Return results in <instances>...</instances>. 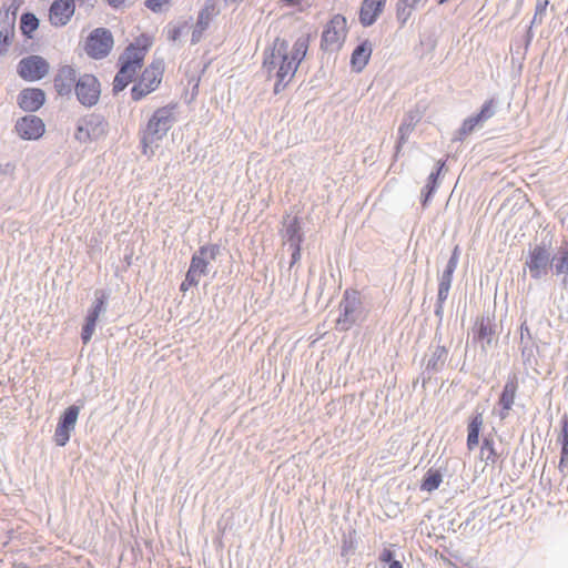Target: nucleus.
I'll list each match as a JSON object with an SVG mask.
<instances>
[{
	"label": "nucleus",
	"instance_id": "nucleus-15",
	"mask_svg": "<svg viewBox=\"0 0 568 568\" xmlns=\"http://www.w3.org/2000/svg\"><path fill=\"white\" fill-rule=\"evenodd\" d=\"M45 93L40 88H26L17 95V103L24 112H36L43 106Z\"/></svg>",
	"mask_w": 568,
	"mask_h": 568
},
{
	"label": "nucleus",
	"instance_id": "nucleus-13",
	"mask_svg": "<svg viewBox=\"0 0 568 568\" xmlns=\"http://www.w3.org/2000/svg\"><path fill=\"white\" fill-rule=\"evenodd\" d=\"M14 130L22 140L32 141L44 134L45 125L41 118L28 114L17 120Z\"/></svg>",
	"mask_w": 568,
	"mask_h": 568
},
{
	"label": "nucleus",
	"instance_id": "nucleus-37",
	"mask_svg": "<svg viewBox=\"0 0 568 568\" xmlns=\"http://www.w3.org/2000/svg\"><path fill=\"white\" fill-rule=\"evenodd\" d=\"M497 110V101L491 98L484 102L477 115L486 123L489 119H491L496 114Z\"/></svg>",
	"mask_w": 568,
	"mask_h": 568
},
{
	"label": "nucleus",
	"instance_id": "nucleus-55",
	"mask_svg": "<svg viewBox=\"0 0 568 568\" xmlns=\"http://www.w3.org/2000/svg\"><path fill=\"white\" fill-rule=\"evenodd\" d=\"M521 356L525 362H528L530 359V357L532 356V348H530L528 346H524L521 348Z\"/></svg>",
	"mask_w": 568,
	"mask_h": 568
},
{
	"label": "nucleus",
	"instance_id": "nucleus-46",
	"mask_svg": "<svg viewBox=\"0 0 568 568\" xmlns=\"http://www.w3.org/2000/svg\"><path fill=\"white\" fill-rule=\"evenodd\" d=\"M378 560L387 565L392 561H397V559H395V552L390 548H384L378 556Z\"/></svg>",
	"mask_w": 568,
	"mask_h": 568
},
{
	"label": "nucleus",
	"instance_id": "nucleus-58",
	"mask_svg": "<svg viewBox=\"0 0 568 568\" xmlns=\"http://www.w3.org/2000/svg\"><path fill=\"white\" fill-rule=\"evenodd\" d=\"M351 548H353L352 540L348 541V540L345 539L343 541V546H342V556H345Z\"/></svg>",
	"mask_w": 568,
	"mask_h": 568
},
{
	"label": "nucleus",
	"instance_id": "nucleus-62",
	"mask_svg": "<svg viewBox=\"0 0 568 568\" xmlns=\"http://www.w3.org/2000/svg\"><path fill=\"white\" fill-rule=\"evenodd\" d=\"M508 412L509 410H504V408L501 407V410L499 413L500 419H505L508 416Z\"/></svg>",
	"mask_w": 568,
	"mask_h": 568
},
{
	"label": "nucleus",
	"instance_id": "nucleus-49",
	"mask_svg": "<svg viewBox=\"0 0 568 568\" xmlns=\"http://www.w3.org/2000/svg\"><path fill=\"white\" fill-rule=\"evenodd\" d=\"M549 4V0H537L535 16L532 22L536 21L537 16H542L546 12L547 6Z\"/></svg>",
	"mask_w": 568,
	"mask_h": 568
},
{
	"label": "nucleus",
	"instance_id": "nucleus-63",
	"mask_svg": "<svg viewBox=\"0 0 568 568\" xmlns=\"http://www.w3.org/2000/svg\"><path fill=\"white\" fill-rule=\"evenodd\" d=\"M13 568H30L28 565L23 564V562H19V564H16L13 566Z\"/></svg>",
	"mask_w": 568,
	"mask_h": 568
},
{
	"label": "nucleus",
	"instance_id": "nucleus-64",
	"mask_svg": "<svg viewBox=\"0 0 568 568\" xmlns=\"http://www.w3.org/2000/svg\"><path fill=\"white\" fill-rule=\"evenodd\" d=\"M445 565L449 566V567H455V565L452 562V560L449 559H446V558H443Z\"/></svg>",
	"mask_w": 568,
	"mask_h": 568
},
{
	"label": "nucleus",
	"instance_id": "nucleus-39",
	"mask_svg": "<svg viewBox=\"0 0 568 568\" xmlns=\"http://www.w3.org/2000/svg\"><path fill=\"white\" fill-rule=\"evenodd\" d=\"M560 434L557 437V443L561 448L568 447V416L564 415L560 419Z\"/></svg>",
	"mask_w": 568,
	"mask_h": 568
},
{
	"label": "nucleus",
	"instance_id": "nucleus-41",
	"mask_svg": "<svg viewBox=\"0 0 568 568\" xmlns=\"http://www.w3.org/2000/svg\"><path fill=\"white\" fill-rule=\"evenodd\" d=\"M412 8H407L405 6H402L399 2L396 4V18L400 26H404L409 17L412 16Z\"/></svg>",
	"mask_w": 568,
	"mask_h": 568
},
{
	"label": "nucleus",
	"instance_id": "nucleus-6",
	"mask_svg": "<svg viewBox=\"0 0 568 568\" xmlns=\"http://www.w3.org/2000/svg\"><path fill=\"white\" fill-rule=\"evenodd\" d=\"M108 128L109 123L102 114L90 113L79 119L74 136L79 142L85 143L104 136Z\"/></svg>",
	"mask_w": 568,
	"mask_h": 568
},
{
	"label": "nucleus",
	"instance_id": "nucleus-19",
	"mask_svg": "<svg viewBox=\"0 0 568 568\" xmlns=\"http://www.w3.org/2000/svg\"><path fill=\"white\" fill-rule=\"evenodd\" d=\"M275 40L285 42V44H286V50H285L286 51L285 52L286 61L285 62L288 63L290 67L294 68L296 71L300 63L302 62V60L305 58V55L307 53L308 44H310V34L300 36L295 40L292 51H290L288 42L285 39L276 38Z\"/></svg>",
	"mask_w": 568,
	"mask_h": 568
},
{
	"label": "nucleus",
	"instance_id": "nucleus-5",
	"mask_svg": "<svg viewBox=\"0 0 568 568\" xmlns=\"http://www.w3.org/2000/svg\"><path fill=\"white\" fill-rule=\"evenodd\" d=\"M114 47V38L110 29L99 27L93 29L85 39L83 50L93 60L106 58Z\"/></svg>",
	"mask_w": 568,
	"mask_h": 568
},
{
	"label": "nucleus",
	"instance_id": "nucleus-31",
	"mask_svg": "<svg viewBox=\"0 0 568 568\" xmlns=\"http://www.w3.org/2000/svg\"><path fill=\"white\" fill-rule=\"evenodd\" d=\"M517 388L518 384L515 378L508 379L505 383L498 400L499 405L504 408V410L511 409L515 402Z\"/></svg>",
	"mask_w": 568,
	"mask_h": 568
},
{
	"label": "nucleus",
	"instance_id": "nucleus-45",
	"mask_svg": "<svg viewBox=\"0 0 568 568\" xmlns=\"http://www.w3.org/2000/svg\"><path fill=\"white\" fill-rule=\"evenodd\" d=\"M22 3V0H11L9 6L3 4L0 11H8V14L10 17H13L14 20L17 19V13Z\"/></svg>",
	"mask_w": 568,
	"mask_h": 568
},
{
	"label": "nucleus",
	"instance_id": "nucleus-52",
	"mask_svg": "<svg viewBox=\"0 0 568 568\" xmlns=\"http://www.w3.org/2000/svg\"><path fill=\"white\" fill-rule=\"evenodd\" d=\"M527 337L528 339H531V333L526 322L521 323L520 325V338L521 342L524 338Z\"/></svg>",
	"mask_w": 568,
	"mask_h": 568
},
{
	"label": "nucleus",
	"instance_id": "nucleus-21",
	"mask_svg": "<svg viewBox=\"0 0 568 568\" xmlns=\"http://www.w3.org/2000/svg\"><path fill=\"white\" fill-rule=\"evenodd\" d=\"M551 271L561 276L560 285L568 288V242H564L555 254H551Z\"/></svg>",
	"mask_w": 568,
	"mask_h": 568
},
{
	"label": "nucleus",
	"instance_id": "nucleus-16",
	"mask_svg": "<svg viewBox=\"0 0 568 568\" xmlns=\"http://www.w3.org/2000/svg\"><path fill=\"white\" fill-rule=\"evenodd\" d=\"M78 81L77 70L72 65H62L53 79V85L57 93L61 97L70 95L72 90L75 91Z\"/></svg>",
	"mask_w": 568,
	"mask_h": 568
},
{
	"label": "nucleus",
	"instance_id": "nucleus-47",
	"mask_svg": "<svg viewBox=\"0 0 568 568\" xmlns=\"http://www.w3.org/2000/svg\"><path fill=\"white\" fill-rule=\"evenodd\" d=\"M169 1L170 0H145L144 6L152 12L158 13L161 12L163 4Z\"/></svg>",
	"mask_w": 568,
	"mask_h": 568
},
{
	"label": "nucleus",
	"instance_id": "nucleus-20",
	"mask_svg": "<svg viewBox=\"0 0 568 568\" xmlns=\"http://www.w3.org/2000/svg\"><path fill=\"white\" fill-rule=\"evenodd\" d=\"M448 357V349L444 345H437L432 351L427 359L425 371L423 372V385L432 378L433 374L439 373L444 369L445 363Z\"/></svg>",
	"mask_w": 568,
	"mask_h": 568
},
{
	"label": "nucleus",
	"instance_id": "nucleus-4",
	"mask_svg": "<svg viewBox=\"0 0 568 568\" xmlns=\"http://www.w3.org/2000/svg\"><path fill=\"white\" fill-rule=\"evenodd\" d=\"M551 252L549 245L541 241L535 246H529L524 270L529 272L532 280L538 281L545 277L551 270Z\"/></svg>",
	"mask_w": 568,
	"mask_h": 568
},
{
	"label": "nucleus",
	"instance_id": "nucleus-3",
	"mask_svg": "<svg viewBox=\"0 0 568 568\" xmlns=\"http://www.w3.org/2000/svg\"><path fill=\"white\" fill-rule=\"evenodd\" d=\"M173 123L174 116L172 108L162 106L156 109L150 118L141 139L143 152L146 153L149 144L162 140L172 128Z\"/></svg>",
	"mask_w": 568,
	"mask_h": 568
},
{
	"label": "nucleus",
	"instance_id": "nucleus-30",
	"mask_svg": "<svg viewBox=\"0 0 568 568\" xmlns=\"http://www.w3.org/2000/svg\"><path fill=\"white\" fill-rule=\"evenodd\" d=\"M418 113H408L398 128V140L396 143V152L398 153L403 144L407 141L415 125L419 122Z\"/></svg>",
	"mask_w": 568,
	"mask_h": 568
},
{
	"label": "nucleus",
	"instance_id": "nucleus-12",
	"mask_svg": "<svg viewBox=\"0 0 568 568\" xmlns=\"http://www.w3.org/2000/svg\"><path fill=\"white\" fill-rule=\"evenodd\" d=\"M221 252V246L217 244L202 245L192 255L189 271L195 275L205 276L210 273V264L215 261Z\"/></svg>",
	"mask_w": 568,
	"mask_h": 568
},
{
	"label": "nucleus",
	"instance_id": "nucleus-7",
	"mask_svg": "<svg viewBox=\"0 0 568 568\" xmlns=\"http://www.w3.org/2000/svg\"><path fill=\"white\" fill-rule=\"evenodd\" d=\"M346 18L342 14H335L325 26L321 48L325 51L338 50L345 38Z\"/></svg>",
	"mask_w": 568,
	"mask_h": 568
},
{
	"label": "nucleus",
	"instance_id": "nucleus-14",
	"mask_svg": "<svg viewBox=\"0 0 568 568\" xmlns=\"http://www.w3.org/2000/svg\"><path fill=\"white\" fill-rule=\"evenodd\" d=\"M74 0H54L49 9V20L54 27H64L74 14Z\"/></svg>",
	"mask_w": 568,
	"mask_h": 568
},
{
	"label": "nucleus",
	"instance_id": "nucleus-18",
	"mask_svg": "<svg viewBox=\"0 0 568 568\" xmlns=\"http://www.w3.org/2000/svg\"><path fill=\"white\" fill-rule=\"evenodd\" d=\"M496 334V324L489 316H483L476 322L473 329V341L481 343V349L484 352L493 344L494 336Z\"/></svg>",
	"mask_w": 568,
	"mask_h": 568
},
{
	"label": "nucleus",
	"instance_id": "nucleus-23",
	"mask_svg": "<svg viewBox=\"0 0 568 568\" xmlns=\"http://www.w3.org/2000/svg\"><path fill=\"white\" fill-rule=\"evenodd\" d=\"M386 0H363L359 10V22L363 27L373 26L383 12Z\"/></svg>",
	"mask_w": 568,
	"mask_h": 568
},
{
	"label": "nucleus",
	"instance_id": "nucleus-32",
	"mask_svg": "<svg viewBox=\"0 0 568 568\" xmlns=\"http://www.w3.org/2000/svg\"><path fill=\"white\" fill-rule=\"evenodd\" d=\"M39 19L32 12H23L20 17V30L27 39L33 38V32L39 28Z\"/></svg>",
	"mask_w": 568,
	"mask_h": 568
},
{
	"label": "nucleus",
	"instance_id": "nucleus-53",
	"mask_svg": "<svg viewBox=\"0 0 568 568\" xmlns=\"http://www.w3.org/2000/svg\"><path fill=\"white\" fill-rule=\"evenodd\" d=\"M434 313H435L436 317H438V322L440 324L443 321V316H444V304L436 302Z\"/></svg>",
	"mask_w": 568,
	"mask_h": 568
},
{
	"label": "nucleus",
	"instance_id": "nucleus-48",
	"mask_svg": "<svg viewBox=\"0 0 568 568\" xmlns=\"http://www.w3.org/2000/svg\"><path fill=\"white\" fill-rule=\"evenodd\" d=\"M186 27V23L184 24H181V26H176L174 27L173 29H171L169 32H168V39L170 41H176L183 33L184 29Z\"/></svg>",
	"mask_w": 568,
	"mask_h": 568
},
{
	"label": "nucleus",
	"instance_id": "nucleus-24",
	"mask_svg": "<svg viewBox=\"0 0 568 568\" xmlns=\"http://www.w3.org/2000/svg\"><path fill=\"white\" fill-rule=\"evenodd\" d=\"M372 51L369 40H364L354 48L351 54V65L355 72H362L364 70L371 59Z\"/></svg>",
	"mask_w": 568,
	"mask_h": 568
},
{
	"label": "nucleus",
	"instance_id": "nucleus-34",
	"mask_svg": "<svg viewBox=\"0 0 568 568\" xmlns=\"http://www.w3.org/2000/svg\"><path fill=\"white\" fill-rule=\"evenodd\" d=\"M443 481V474L439 469L429 468L422 480L420 489L426 491L436 490Z\"/></svg>",
	"mask_w": 568,
	"mask_h": 568
},
{
	"label": "nucleus",
	"instance_id": "nucleus-9",
	"mask_svg": "<svg viewBox=\"0 0 568 568\" xmlns=\"http://www.w3.org/2000/svg\"><path fill=\"white\" fill-rule=\"evenodd\" d=\"M74 93L83 106L91 108L100 99L101 84L95 75L84 73L78 78Z\"/></svg>",
	"mask_w": 568,
	"mask_h": 568
},
{
	"label": "nucleus",
	"instance_id": "nucleus-42",
	"mask_svg": "<svg viewBox=\"0 0 568 568\" xmlns=\"http://www.w3.org/2000/svg\"><path fill=\"white\" fill-rule=\"evenodd\" d=\"M95 326H97V324L84 321V324H83L82 331H81V339H82L83 344H88L91 341L92 335L95 329Z\"/></svg>",
	"mask_w": 568,
	"mask_h": 568
},
{
	"label": "nucleus",
	"instance_id": "nucleus-59",
	"mask_svg": "<svg viewBox=\"0 0 568 568\" xmlns=\"http://www.w3.org/2000/svg\"><path fill=\"white\" fill-rule=\"evenodd\" d=\"M98 0H80L81 4L85 6L89 9H92Z\"/></svg>",
	"mask_w": 568,
	"mask_h": 568
},
{
	"label": "nucleus",
	"instance_id": "nucleus-36",
	"mask_svg": "<svg viewBox=\"0 0 568 568\" xmlns=\"http://www.w3.org/2000/svg\"><path fill=\"white\" fill-rule=\"evenodd\" d=\"M481 459L486 464H495L498 459V454L494 446V439L490 436H485L480 447Z\"/></svg>",
	"mask_w": 568,
	"mask_h": 568
},
{
	"label": "nucleus",
	"instance_id": "nucleus-10",
	"mask_svg": "<svg viewBox=\"0 0 568 568\" xmlns=\"http://www.w3.org/2000/svg\"><path fill=\"white\" fill-rule=\"evenodd\" d=\"M50 65L41 55H29L18 63V74L26 81L34 82L42 80L49 73Z\"/></svg>",
	"mask_w": 568,
	"mask_h": 568
},
{
	"label": "nucleus",
	"instance_id": "nucleus-50",
	"mask_svg": "<svg viewBox=\"0 0 568 568\" xmlns=\"http://www.w3.org/2000/svg\"><path fill=\"white\" fill-rule=\"evenodd\" d=\"M292 253H291V263L290 267H293L294 264H296L301 260V245H291L290 246Z\"/></svg>",
	"mask_w": 568,
	"mask_h": 568
},
{
	"label": "nucleus",
	"instance_id": "nucleus-51",
	"mask_svg": "<svg viewBox=\"0 0 568 568\" xmlns=\"http://www.w3.org/2000/svg\"><path fill=\"white\" fill-rule=\"evenodd\" d=\"M568 463V447L561 448L560 452V460H559V470L562 471L564 466H566Z\"/></svg>",
	"mask_w": 568,
	"mask_h": 568
},
{
	"label": "nucleus",
	"instance_id": "nucleus-57",
	"mask_svg": "<svg viewBox=\"0 0 568 568\" xmlns=\"http://www.w3.org/2000/svg\"><path fill=\"white\" fill-rule=\"evenodd\" d=\"M124 2L125 0H106V3L115 10L121 8L124 4Z\"/></svg>",
	"mask_w": 568,
	"mask_h": 568
},
{
	"label": "nucleus",
	"instance_id": "nucleus-17",
	"mask_svg": "<svg viewBox=\"0 0 568 568\" xmlns=\"http://www.w3.org/2000/svg\"><path fill=\"white\" fill-rule=\"evenodd\" d=\"M219 13L215 4V0H206L203 8L200 10L197 21L192 31L191 43L196 44L200 42L203 32L210 26V22L214 16Z\"/></svg>",
	"mask_w": 568,
	"mask_h": 568
},
{
	"label": "nucleus",
	"instance_id": "nucleus-54",
	"mask_svg": "<svg viewBox=\"0 0 568 568\" xmlns=\"http://www.w3.org/2000/svg\"><path fill=\"white\" fill-rule=\"evenodd\" d=\"M100 313L89 310L85 316V321L97 324Z\"/></svg>",
	"mask_w": 568,
	"mask_h": 568
},
{
	"label": "nucleus",
	"instance_id": "nucleus-60",
	"mask_svg": "<svg viewBox=\"0 0 568 568\" xmlns=\"http://www.w3.org/2000/svg\"><path fill=\"white\" fill-rule=\"evenodd\" d=\"M388 568H403V565L399 560L392 561L390 564H388Z\"/></svg>",
	"mask_w": 568,
	"mask_h": 568
},
{
	"label": "nucleus",
	"instance_id": "nucleus-11",
	"mask_svg": "<svg viewBox=\"0 0 568 568\" xmlns=\"http://www.w3.org/2000/svg\"><path fill=\"white\" fill-rule=\"evenodd\" d=\"M80 406L70 405L60 415L57 428L54 430V443L59 447H64L70 440L71 433L75 428V424L79 417Z\"/></svg>",
	"mask_w": 568,
	"mask_h": 568
},
{
	"label": "nucleus",
	"instance_id": "nucleus-56",
	"mask_svg": "<svg viewBox=\"0 0 568 568\" xmlns=\"http://www.w3.org/2000/svg\"><path fill=\"white\" fill-rule=\"evenodd\" d=\"M420 0H398V2L402 6H405L407 8H412L413 10L416 8V6L419 3Z\"/></svg>",
	"mask_w": 568,
	"mask_h": 568
},
{
	"label": "nucleus",
	"instance_id": "nucleus-27",
	"mask_svg": "<svg viewBox=\"0 0 568 568\" xmlns=\"http://www.w3.org/2000/svg\"><path fill=\"white\" fill-rule=\"evenodd\" d=\"M446 164V161L439 160L436 164V169L428 175L427 182L422 190V205L426 206L427 203L430 201L433 195L435 194L437 187H438V178Z\"/></svg>",
	"mask_w": 568,
	"mask_h": 568
},
{
	"label": "nucleus",
	"instance_id": "nucleus-25",
	"mask_svg": "<svg viewBox=\"0 0 568 568\" xmlns=\"http://www.w3.org/2000/svg\"><path fill=\"white\" fill-rule=\"evenodd\" d=\"M284 233L283 237L285 239L288 246L291 245H302L304 241V234L302 232V226L298 217L294 216L287 219L284 221Z\"/></svg>",
	"mask_w": 568,
	"mask_h": 568
},
{
	"label": "nucleus",
	"instance_id": "nucleus-1",
	"mask_svg": "<svg viewBox=\"0 0 568 568\" xmlns=\"http://www.w3.org/2000/svg\"><path fill=\"white\" fill-rule=\"evenodd\" d=\"M285 50L286 44L284 41L274 40L273 48L270 51H265L264 53L263 68L267 71L268 74L275 71V94H278L281 91H283L295 74V69L285 62Z\"/></svg>",
	"mask_w": 568,
	"mask_h": 568
},
{
	"label": "nucleus",
	"instance_id": "nucleus-2",
	"mask_svg": "<svg viewBox=\"0 0 568 568\" xmlns=\"http://www.w3.org/2000/svg\"><path fill=\"white\" fill-rule=\"evenodd\" d=\"M339 315L336 320L335 328L339 332H347L357 325L364 316V306L361 301L359 292L356 290H346L338 305Z\"/></svg>",
	"mask_w": 568,
	"mask_h": 568
},
{
	"label": "nucleus",
	"instance_id": "nucleus-26",
	"mask_svg": "<svg viewBox=\"0 0 568 568\" xmlns=\"http://www.w3.org/2000/svg\"><path fill=\"white\" fill-rule=\"evenodd\" d=\"M152 45V38L148 36L146 33L140 34L134 42L130 43L124 51L121 53L123 55H126L129 53V57L136 55V58H141V65L144 62L145 54L148 50Z\"/></svg>",
	"mask_w": 568,
	"mask_h": 568
},
{
	"label": "nucleus",
	"instance_id": "nucleus-33",
	"mask_svg": "<svg viewBox=\"0 0 568 568\" xmlns=\"http://www.w3.org/2000/svg\"><path fill=\"white\" fill-rule=\"evenodd\" d=\"M485 123L483 120L476 114H473L466 118L460 128L458 129L456 136L454 140L463 141L465 136L469 135L476 128L483 126Z\"/></svg>",
	"mask_w": 568,
	"mask_h": 568
},
{
	"label": "nucleus",
	"instance_id": "nucleus-28",
	"mask_svg": "<svg viewBox=\"0 0 568 568\" xmlns=\"http://www.w3.org/2000/svg\"><path fill=\"white\" fill-rule=\"evenodd\" d=\"M484 423L483 413L476 412L471 417L467 426V448L469 450L475 449L479 444V434Z\"/></svg>",
	"mask_w": 568,
	"mask_h": 568
},
{
	"label": "nucleus",
	"instance_id": "nucleus-40",
	"mask_svg": "<svg viewBox=\"0 0 568 568\" xmlns=\"http://www.w3.org/2000/svg\"><path fill=\"white\" fill-rule=\"evenodd\" d=\"M151 92L152 91L149 88H145L140 81H138V83H135L131 89V98L133 101H140Z\"/></svg>",
	"mask_w": 568,
	"mask_h": 568
},
{
	"label": "nucleus",
	"instance_id": "nucleus-8",
	"mask_svg": "<svg viewBox=\"0 0 568 568\" xmlns=\"http://www.w3.org/2000/svg\"><path fill=\"white\" fill-rule=\"evenodd\" d=\"M141 58L133 55L132 58L120 54L118 59L119 70L113 79L112 92L118 94L123 91L134 79L138 69L141 68Z\"/></svg>",
	"mask_w": 568,
	"mask_h": 568
},
{
	"label": "nucleus",
	"instance_id": "nucleus-44",
	"mask_svg": "<svg viewBox=\"0 0 568 568\" xmlns=\"http://www.w3.org/2000/svg\"><path fill=\"white\" fill-rule=\"evenodd\" d=\"M452 283H447L444 281H439L438 283V294H437V301L438 303H445V301L448 297L449 290H450Z\"/></svg>",
	"mask_w": 568,
	"mask_h": 568
},
{
	"label": "nucleus",
	"instance_id": "nucleus-61",
	"mask_svg": "<svg viewBox=\"0 0 568 568\" xmlns=\"http://www.w3.org/2000/svg\"><path fill=\"white\" fill-rule=\"evenodd\" d=\"M325 282H326L325 276H321L320 277V287H318L321 293L323 292V287H324Z\"/></svg>",
	"mask_w": 568,
	"mask_h": 568
},
{
	"label": "nucleus",
	"instance_id": "nucleus-38",
	"mask_svg": "<svg viewBox=\"0 0 568 568\" xmlns=\"http://www.w3.org/2000/svg\"><path fill=\"white\" fill-rule=\"evenodd\" d=\"M94 296L95 298L90 310L101 314L106 308L108 294L103 290H97L94 292Z\"/></svg>",
	"mask_w": 568,
	"mask_h": 568
},
{
	"label": "nucleus",
	"instance_id": "nucleus-22",
	"mask_svg": "<svg viewBox=\"0 0 568 568\" xmlns=\"http://www.w3.org/2000/svg\"><path fill=\"white\" fill-rule=\"evenodd\" d=\"M16 20L8 11H0V57L6 55L14 38Z\"/></svg>",
	"mask_w": 568,
	"mask_h": 568
},
{
	"label": "nucleus",
	"instance_id": "nucleus-35",
	"mask_svg": "<svg viewBox=\"0 0 568 568\" xmlns=\"http://www.w3.org/2000/svg\"><path fill=\"white\" fill-rule=\"evenodd\" d=\"M458 261H459V246L456 245L452 252V255H450L440 277H439V281H444L447 283L453 282V275L457 268Z\"/></svg>",
	"mask_w": 568,
	"mask_h": 568
},
{
	"label": "nucleus",
	"instance_id": "nucleus-43",
	"mask_svg": "<svg viewBox=\"0 0 568 568\" xmlns=\"http://www.w3.org/2000/svg\"><path fill=\"white\" fill-rule=\"evenodd\" d=\"M199 278L200 277L197 275H195L194 273H192L191 271L187 270V272L185 274V278L181 283L180 290L185 292L191 286H196L199 284Z\"/></svg>",
	"mask_w": 568,
	"mask_h": 568
},
{
	"label": "nucleus",
	"instance_id": "nucleus-29",
	"mask_svg": "<svg viewBox=\"0 0 568 568\" xmlns=\"http://www.w3.org/2000/svg\"><path fill=\"white\" fill-rule=\"evenodd\" d=\"M161 80L162 69L160 63H152L146 67L139 79L141 84H143L145 88H149L151 91H154L159 87Z\"/></svg>",
	"mask_w": 568,
	"mask_h": 568
}]
</instances>
